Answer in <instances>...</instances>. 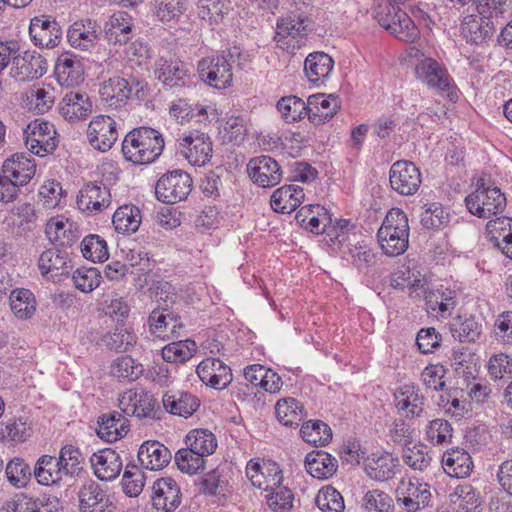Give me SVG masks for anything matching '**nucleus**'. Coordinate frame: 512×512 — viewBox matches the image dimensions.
I'll return each instance as SVG.
<instances>
[{"label":"nucleus","mask_w":512,"mask_h":512,"mask_svg":"<svg viewBox=\"0 0 512 512\" xmlns=\"http://www.w3.org/2000/svg\"><path fill=\"white\" fill-rule=\"evenodd\" d=\"M163 149L162 135L151 127L134 128L122 142L124 158L137 165L154 162L161 155Z\"/></svg>","instance_id":"nucleus-1"},{"label":"nucleus","mask_w":512,"mask_h":512,"mask_svg":"<svg viewBox=\"0 0 512 512\" xmlns=\"http://www.w3.org/2000/svg\"><path fill=\"white\" fill-rule=\"evenodd\" d=\"M378 243L387 256L402 255L408 248V217L399 208H392L386 214L377 232Z\"/></svg>","instance_id":"nucleus-2"},{"label":"nucleus","mask_w":512,"mask_h":512,"mask_svg":"<svg viewBox=\"0 0 512 512\" xmlns=\"http://www.w3.org/2000/svg\"><path fill=\"white\" fill-rule=\"evenodd\" d=\"M240 56L237 48L229 49L227 53L211 55L199 60L197 71L200 79L215 89H225L231 86L233 73L230 60Z\"/></svg>","instance_id":"nucleus-3"},{"label":"nucleus","mask_w":512,"mask_h":512,"mask_svg":"<svg viewBox=\"0 0 512 512\" xmlns=\"http://www.w3.org/2000/svg\"><path fill=\"white\" fill-rule=\"evenodd\" d=\"M465 204L471 214L487 219L505 209L506 197L498 187H485L484 180L480 179L476 190L466 196Z\"/></svg>","instance_id":"nucleus-4"},{"label":"nucleus","mask_w":512,"mask_h":512,"mask_svg":"<svg viewBox=\"0 0 512 512\" xmlns=\"http://www.w3.org/2000/svg\"><path fill=\"white\" fill-rule=\"evenodd\" d=\"M192 187L191 176L181 169H175L167 171L157 180L155 196L160 202L174 204L185 200L191 193Z\"/></svg>","instance_id":"nucleus-5"},{"label":"nucleus","mask_w":512,"mask_h":512,"mask_svg":"<svg viewBox=\"0 0 512 512\" xmlns=\"http://www.w3.org/2000/svg\"><path fill=\"white\" fill-rule=\"evenodd\" d=\"M26 148L34 155L45 157L58 146L54 125L42 119L31 121L23 131Z\"/></svg>","instance_id":"nucleus-6"},{"label":"nucleus","mask_w":512,"mask_h":512,"mask_svg":"<svg viewBox=\"0 0 512 512\" xmlns=\"http://www.w3.org/2000/svg\"><path fill=\"white\" fill-rule=\"evenodd\" d=\"M119 408L128 416L139 419H160L161 407L157 398L145 389H129L120 395Z\"/></svg>","instance_id":"nucleus-7"},{"label":"nucleus","mask_w":512,"mask_h":512,"mask_svg":"<svg viewBox=\"0 0 512 512\" xmlns=\"http://www.w3.org/2000/svg\"><path fill=\"white\" fill-rule=\"evenodd\" d=\"M396 502L407 512H416L429 505L431 499L430 486L416 477H405L400 480L395 490Z\"/></svg>","instance_id":"nucleus-8"},{"label":"nucleus","mask_w":512,"mask_h":512,"mask_svg":"<svg viewBox=\"0 0 512 512\" xmlns=\"http://www.w3.org/2000/svg\"><path fill=\"white\" fill-rule=\"evenodd\" d=\"M307 25L305 20L296 15H288L277 21L274 40L277 47L287 52L300 49L305 43Z\"/></svg>","instance_id":"nucleus-9"},{"label":"nucleus","mask_w":512,"mask_h":512,"mask_svg":"<svg viewBox=\"0 0 512 512\" xmlns=\"http://www.w3.org/2000/svg\"><path fill=\"white\" fill-rule=\"evenodd\" d=\"M496 33L493 20L478 14H467L460 22V36L474 47L488 46Z\"/></svg>","instance_id":"nucleus-10"},{"label":"nucleus","mask_w":512,"mask_h":512,"mask_svg":"<svg viewBox=\"0 0 512 512\" xmlns=\"http://www.w3.org/2000/svg\"><path fill=\"white\" fill-rule=\"evenodd\" d=\"M389 182L391 188L398 194L414 195L422 183L421 172L413 162L398 160L390 167Z\"/></svg>","instance_id":"nucleus-11"},{"label":"nucleus","mask_w":512,"mask_h":512,"mask_svg":"<svg viewBox=\"0 0 512 512\" xmlns=\"http://www.w3.org/2000/svg\"><path fill=\"white\" fill-rule=\"evenodd\" d=\"M154 76L164 87L170 89H179L192 85L190 70L180 60L160 57L154 63Z\"/></svg>","instance_id":"nucleus-12"},{"label":"nucleus","mask_w":512,"mask_h":512,"mask_svg":"<svg viewBox=\"0 0 512 512\" xmlns=\"http://www.w3.org/2000/svg\"><path fill=\"white\" fill-rule=\"evenodd\" d=\"M246 475L254 487L269 491L283 483V471L272 460L251 459L246 465Z\"/></svg>","instance_id":"nucleus-13"},{"label":"nucleus","mask_w":512,"mask_h":512,"mask_svg":"<svg viewBox=\"0 0 512 512\" xmlns=\"http://www.w3.org/2000/svg\"><path fill=\"white\" fill-rule=\"evenodd\" d=\"M60 24L50 15H39L31 19L29 35L34 45L40 48L52 49L56 47L62 38Z\"/></svg>","instance_id":"nucleus-14"},{"label":"nucleus","mask_w":512,"mask_h":512,"mask_svg":"<svg viewBox=\"0 0 512 512\" xmlns=\"http://www.w3.org/2000/svg\"><path fill=\"white\" fill-rule=\"evenodd\" d=\"M80 512H114L110 495L94 480L86 481L78 491Z\"/></svg>","instance_id":"nucleus-15"},{"label":"nucleus","mask_w":512,"mask_h":512,"mask_svg":"<svg viewBox=\"0 0 512 512\" xmlns=\"http://www.w3.org/2000/svg\"><path fill=\"white\" fill-rule=\"evenodd\" d=\"M87 138L94 149L110 150L118 138L115 120L108 115L94 117L88 125Z\"/></svg>","instance_id":"nucleus-16"},{"label":"nucleus","mask_w":512,"mask_h":512,"mask_svg":"<svg viewBox=\"0 0 512 512\" xmlns=\"http://www.w3.org/2000/svg\"><path fill=\"white\" fill-rule=\"evenodd\" d=\"M147 324L151 335L163 340L178 337V330L183 328L180 315L168 308L167 305L154 309L149 314Z\"/></svg>","instance_id":"nucleus-17"},{"label":"nucleus","mask_w":512,"mask_h":512,"mask_svg":"<svg viewBox=\"0 0 512 512\" xmlns=\"http://www.w3.org/2000/svg\"><path fill=\"white\" fill-rule=\"evenodd\" d=\"M247 171L251 180L260 187L276 186L282 179V170L276 160L267 155L250 159Z\"/></svg>","instance_id":"nucleus-18"},{"label":"nucleus","mask_w":512,"mask_h":512,"mask_svg":"<svg viewBox=\"0 0 512 512\" xmlns=\"http://www.w3.org/2000/svg\"><path fill=\"white\" fill-rule=\"evenodd\" d=\"M111 204L110 189L97 182L82 187L77 196V206L82 212L91 215L108 208Z\"/></svg>","instance_id":"nucleus-19"},{"label":"nucleus","mask_w":512,"mask_h":512,"mask_svg":"<svg viewBox=\"0 0 512 512\" xmlns=\"http://www.w3.org/2000/svg\"><path fill=\"white\" fill-rule=\"evenodd\" d=\"M196 372L203 383L218 390L226 388L233 379L231 368L218 358L204 359Z\"/></svg>","instance_id":"nucleus-20"},{"label":"nucleus","mask_w":512,"mask_h":512,"mask_svg":"<svg viewBox=\"0 0 512 512\" xmlns=\"http://www.w3.org/2000/svg\"><path fill=\"white\" fill-rule=\"evenodd\" d=\"M180 147L189 163L194 166L205 165L212 156V142L203 132L190 133L182 139Z\"/></svg>","instance_id":"nucleus-21"},{"label":"nucleus","mask_w":512,"mask_h":512,"mask_svg":"<svg viewBox=\"0 0 512 512\" xmlns=\"http://www.w3.org/2000/svg\"><path fill=\"white\" fill-rule=\"evenodd\" d=\"M14 74L20 81H28L42 77L47 71L46 59L36 51H25L13 56Z\"/></svg>","instance_id":"nucleus-22"},{"label":"nucleus","mask_w":512,"mask_h":512,"mask_svg":"<svg viewBox=\"0 0 512 512\" xmlns=\"http://www.w3.org/2000/svg\"><path fill=\"white\" fill-rule=\"evenodd\" d=\"M162 404L171 415L189 418L198 410L200 400L188 391L168 390L162 396Z\"/></svg>","instance_id":"nucleus-23"},{"label":"nucleus","mask_w":512,"mask_h":512,"mask_svg":"<svg viewBox=\"0 0 512 512\" xmlns=\"http://www.w3.org/2000/svg\"><path fill=\"white\" fill-rule=\"evenodd\" d=\"M153 507L166 512L174 511L181 503V492L171 477L156 480L153 484Z\"/></svg>","instance_id":"nucleus-24"},{"label":"nucleus","mask_w":512,"mask_h":512,"mask_svg":"<svg viewBox=\"0 0 512 512\" xmlns=\"http://www.w3.org/2000/svg\"><path fill=\"white\" fill-rule=\"evenodd\" d=\"M54 74L62 86L73 87L84 80V68L80 59L70 53H62L56 60Z\"/></svg>","instance_id":"nucleus-25"},{"label":"nucleus","mask_w":512,"mask_h":512,"mask_svg":"<svg viewBox=\"0 0 512 512\" xmlns=\"http://www.w3.org/2000/svg\"><path fill=\"white\" fill-rule=\"evenodd\" d=\"M308 119L314 125L331 120L340 109V101L334 94H314L307 101Z\"/></svg>","instance_id":"nucleus-26"},{"label":"nucleus","mask_w":512,"mask_h":512,"mask_svg":"<svg viewBox=\"0 0 512 512\" xmlns=\"http://www.w3.org/2000/svg\"><path fill=\"white\" fill-rule=\"evenodd\" d=\"M92 108L88 94L80 91L67 92L59 103L60 114L69 122L86 119Z\"/></svg>","instance_id":"nucleus-27"},{"label":"nucleus","mask_w":512,"mask_h":512,"mask_svg":"<svg viewBox=\"0 0 512 512\" xmlns=\"http://www.w3.org/2000/svg\"><path fill=\"white\" fill-rule=\"evenodd\" d=\"M90 462L96 477L105 481L115 479L120 474L123 466L120 455L111 448L93 453Z\"/></svg>","instance_id":"nucleus-28"},{"label":"nucleus","mask_w":512,"mask_h":512,"mask_svg":"<svg viewBox=\"0 0 512 512\" xmlns=\"http://www.w3.org/2000/svg\"><path fill=\"white\" fill-rule=\"evenodd\" d=\"M100 26L96 21L85 19L74 22L67 31L70 45L81 50H88L97 44Z\"/></svg>","instance_id":"nucleus-29"},{"label":"nucleus","mask_w":512,"mask_h":512,"mask_svg":"<svg viewBox=\"0 0 512 512\" xmlns=\"http://www.w3.org/2000/svg\"><path fill=\"white\" fill-rule=\"evenodd\" d=\"M417 77L428 87L437 91H448L451 86V78L445 68L436 60L425 58L416 66Z\"/></svg>","instance_id":"nucleus-30"},{"label":"nucleus","mask_w":512,"mask_h":512,"mask_svg":"<svg viewBox=\"0 0 512 512\" xmlns=\"http://www.w3.org/2000/svg\"><path fill=\"white\" fill-rule=\"evenodd\" d=\"M133 28V18L125 11H117L105 24V38L109 43L127 44L133 37Z\"/></svg>","instance_id":"nucleus-31"},{"label":"nucleus","mask_w":512,"mask_h":512,"mask_svg":"<svg viewBox=\"0 0 512 512\" xmlns=\"http://www.w3.org/2000/svg\"><path fill=\"white\" fill-rule=\"evenodd\" d=\"M399 461L392 454L384 452L373 453L365 459L364 469L367 475L376 481H387L397 472Z\"/></svg>","instance_id":"nucleus-32"},{"label":"nucleus","mask_w":512,"mask_h":512,"mask_svg":"<svg viewBox=\"0 0 512 512\" xmlns=\"http://www.w3.org/2000/svg\"><path fill=\"white\" fill-rule=\"evenodd\" d=\"M122 413V411H112L99 417L96 432L101 439L115 442L128 433L129 420Z\"/></svg>","instance_id":"nucleus-33"},{"label":"nucleus","mask_w":512,"mask_h":512,"mask_svg":"<svg viewBox=\"0 0 512 512\" xmlns=\"http://www.w3.org/2000/svg\"><path fill=\"white\" fill-rule=\"evenodd\" d=\"M67 251L59 248H50L43 251L38 259V268L43 276H64L72 268Z\"/></svg>","instance_id":"nucleus-34"},{"label":"nucleus","mask_w":512,"mask_h":512,"mask_svg":"<svg viewBox=\"0 0 512 512\" xmlns=\"http://www.w3.org/2000/svg\"><path fill=\"white\" fill-rule=\"evenodd\" d=\"M35 171V160L25 153L12 155L2 165V172L9 175L21 186L26 185L34 177Z\"/></svg>","instance_id":"nucleus-35"},{"label":"nucleus","mask_w":512,"mask_h":512,"mask_svg":"<svg viewBox=\"0 0 512 512\" xmlns=\"http://www.w3.org/2000/svg\"><path fill=\"white\" fill-rule=\"evenodd\" d=\"M138 460L143 468L156 471L161 470L171 460L169 449L158 441L144 442L138 451Z\"/></svg>","instance_id":"nucleus-36"},{"label":"nucleus","mask_w":512,"mask_h":512,"mask_svg":"<svg viewBox=\"0 0 512 512\" xmlns=\"http://www.w3.org/2000/svg\"><path fill=\"white\" fill-rule=\"evenodd\" d=\"M395 406L399 412L406 411V416L420 417L424 411L425 397L418 387L405 384L395 394Z\"/></svg>","instance_id":"nucleus-37"},{"label":"nucleus","mask_w":512,"mask_h":512,"mask_svg":"<svg viewBox=\"0 0 512 512\" xmlns=\"http://www.w3.org/2000/svg\"><path fill=\"white\" fill-rule=\"evenodd\" d=\"M444 471L451 477H468L473 469L470 454L463 448L455 447L447 450L442 456Z\"/></svg>","instance_id":"nucleus-38"},{"label":"nucleus","mask_w":512,"mask_h":512,"mask_svg":"<svg viewBox=\"0 0 512 512\" xmlns=\"http://www.w3.org/2000/svg\"><path fill=\"white\" fill-rule=\"evenodd\" d=\"M303 188L298 185H284L276 189L270 200L271 208L278 213L289 214L304 200Z\"/></svg>","instance_id":"nucleus-39"},{"label":"nucleus","mask_w":512,"mask_h":512,"mask_svg":"<svg viewBox=\"0 0 512 512\" xmlns=\"http://www.w3.org/2000/svg\"><path fill=\"white\" fill-rule=\"evenodd\" d=\"M305 467L312 477L328 479L337 471L338 461L331 454L323 450H317L306 455Z\"/></svg>","instance_id":"nucleus-40"},{"label":"nucleus","mask_w":512,"mask_h":512,"mask_svg":"<svg viewBox=\"0 0 512 512\" xmlns=\"http://www.w3.org/2000/svg\"><path fill=\"white\" fill-rule=\"evenodd\" d=\"M45 234L52 243L60 247H71L79 237L72 222L58 218H51L47 222Z\"/></svg>","instance_id":"nucleus-41"},{"label":"nucleus","mask_w":512,"mask_h":512,"mask_svg":"<svg viewBox=\"0 0 512 512\" xmlns=\"http://www.w3.org/2000/svg\"><path fill=\"white\" fill-rule=\"evenodd\" d=\"M141 222V210L133 204H124L118 207L112 217L115 230L124 235L135 233L139 229Z\"/></svg>","instance_id":"nucleus-42"},{"label":"nucleus","mask_w":512,"mask_h":512,"mask_svg":"<svg viewBox=\"0 0 512 512\" xmlns=\"http://www.w3.org/2000/svg\"><path fill=\"white\" fill-rule=\"evenodd\" d=\"M64 472L58 459L50 455H42L38 458L33 469V476L40 485L50 486L58 484L63 478Z\"/></svg>","instance_id":"nucleus-43"},{"label":"nucleus","mask_w":512,"mask_h":512,"mask_svg":"<svg viewBox=\"0 0 512 512\" xmlns=\"http://www.w3.org/2000/svg\"><path fill=\"white\" fill-rule=\"evenodd\" d=\"M169 113L179 124L188 123L193 119L198 123H206L208 121V113L205 106H193L184 98L173 101L170 105Z\"/></svg>","instance_id":"nucleus-44"},{"label":"nucleus","mask_w":512,"mask_h":512,"mask_svg":"<svg viewBox=\"0 0 512 512\" xmlns=\"http://www.w3.org/2000/svg\"><path fill=\"white\" fill-rule=\"evenodd\" d=\"M482 330V323L475 316H458L450 323L452 336L462 343L477 341L482 335Z\"/></svg>","instance_id":"nucleus-45"},{"label":"nucleus","mask_w":512,"mask_h":512,"mask_svg":"<svg viewBox=\"0 0 512 512\" xmlns=\"http://www.w3.org/2000/svg\"><path fill=\"white\" fill-rule=\"evenodd\" d=\"M275 414L282 425L297 427L304 419V407L297 399L286 397L276 402Z\"/></svg>","instance_id":"nucleus-46"},{"label":"nucleus","mask_w":512,"mask_h":512,"mask_svg":"<svg viewBox=\"0 0 512 512\" xmlns=\"http://www.w3.org/2000/svg\"><path fill=\"white\" fill-rule=\"evenodd\" d=\"M334 66L333 59L324 52L309 54L304 62V71L309 81L318 83L326 78Z\"/></svg>","instance_id":"nucleus-47"},{"label":"nucleus","mask_w":512,"mask_h":512,"mask_svg":"<svg viewBox=\"0 0 512 512\" xmlns=\"http://www.w3.org/2000/svg\"><path fill=\"white\" fill-rule=\"evenodd\" d=\"M125 78L114 76L106 80L100 87L99 93L102 100L110 106L118 107L125 104L130 98V90Z\"/></svg>","instance_id":"nucleus-48"},{"label":"nucleus","mask_w":512,"mask_h":512,"mask_svg":"<svg viewBox=\"0 0 512 512\" xmlns=\"http://www.w3.org/2000/svg\"><path fill=\"white\" fill-rule=\"evenodd\" d=\"M9 300L12 312L19 319L30 318L36 310V298L29 289L16 288L12 290Z\"/></svg>","instance_id":"nucleus-49"},{"label":"nucleus","mask_w":512,"mask_h":512,"mask_svg":"<svg viewBox=\"0 0 512 512\" xmlns=\"http://www.w3.org/2000/svg\"><path fill=\"white\" fill-rule=\"evenodd\" d=\"M185 443L187 447L195 450L197 455L205 458L213 454L217 448L215 435L207 429L191 430L185 438Z\"/></svg>","instance_id":"nucleus-50"},{"label":"nucleus","mask_w":512,"mask_h":512,"mask_svg":"<svg viewBox=\"0 0 512 512\" xmlns=\"http://www.w3.org/2000/svg\"><path fill=\"white\" fill-rule=\"evenodd\" d=\"M137 336L124 325H117L113 332L106 333L102 338V344L117 352H126L136 344Z\"/></svg>","instance_id":"nucleus-51"},{"label":"nucleus","mask_w":512,"mask_h":512,"mask_svg":"<svg viewBox=\"0 0 512 512\" xmlns=\"http://www.w3.org/2000/svg\"><path fill=\"white\" fill-rule=\"evenodd\" d=\"M143 373V365L128 355L118 357L111 364V374L120 381H135Z\"/></svg>","instance_id":"nucleus-52"},{"label":"nucleus","mask_w":512,"mask_h":512,"mask_svg":"<svg viewBox=\"0 0 512 512\" xmlns=\"http://www.w3.org/2000/svg\"><path fill=\"white\" fill-rule=\"evenodd\" d=\"M486 235L493 247L503 249V244L512 235V218L501 216L490 220L486 225Z\"/></svg>","instance_id":"nucleus-53"},{"label":"nucleus","mask_w":512,"mask_h":512,"mask_svg":"<svg viewBox=\"0 0 512 512\" xmlns=\"http://www.w3.org/2000/svg\"><path fill=\"white\" fill-rule=\"evenodd\" d=\"M303 440L315 446H324L332 438L331 428L321 420L308 421L300 429Z\"/></svg>","instance_id":"nucleus-54"},{"label":"nucleus","mask_w":512,"mask_h":512,"mask_svg":"<svg viewBox=\"0 0 512 512\" xmlns=\"http://www.w3.org/2000/svg\"><path fill=\"white\" fill-rule=\"evenodd\" d=\"M277 110L287 123L308 117L307 103L297 96H285L277 102Z\"/></svg>","instance_id":"nucleus-55"},{"label":"nucleus","mask_w":512,"mask_h":512,"mask_svg":"<svg viewBox=\"0 0 512 512\" xmlns=\"http://www.w3.org/2000/svg\"><path fill=\"white\" fill-rule=\"evenodd\" d=\"M57 459L65 476L79 475L83 470L84 457L79 448L73 445L63 446Z\"/></svg>","instance_id":"nucleus-56"},{"label":"nucleus","mask_w":512,"mask_h":512,"mask_svg":"<svg viewBox=\"0 0 512 512\" xmlns=\"http://www.w3.org/2000/svg\"><path fill=\"white\" fill-rule=\"evenodd\" d=\"M196 350V343L193 340L172 342L162 349V358L170 363H183L192 358Z\"/></svg>","instance_id":"nucleus-57"},{"label":"nucleus","mask_w":512,"mask_h":512,"mask_svg":"<svg viewBox=\"0 0 512 512\" xmlns=\"http://www.w3.org/2000/svg\"><path fill=\"white\" fill-rule=\"evenodd\" d=\"M198 16L210 25L220 23L229 11L225 0H198Z\"/></svg>","instance_id":"nucleus-58"},{"label":"nucleus","mask_w":512,"mask_h":512,"mask_svg":"<svg viewBox=\"0 0 512 512\" xmlns=\"http://www.w3.org/2000/svg\"><path fill=\"white\" fill-rule=\"evenodd\" d=\"M315 503L323 512H343L345 509L343 496L331 485L322 487L318 491Z\"/></svg>","instance_id":"nucleus-59"},{"label":"nucleus","mask_w":512,"mask_h":512,"mask_svg":"<svg viewBox=\"0 0 512 512\" xmlns=\"http://www.w3.org/2000/svg\"><path fill=\"white\" fill-rule=\"evenodd\" d=\"M81 252L84 258L92 262H103L109 257L106 241L96 234H90L82 240Z\"/></svg>","instance_id":"nucleus-60"},{"label":"nucleus","mask_w":512,"mask_h":512,"mask_svg":"<svg viewBox=\"0 0 512 512\" xmlns=\"http://www.w3.org/2000/svg\"><path fill=\"white\" fill-rule=\"evenodd\" d=\"M5 473L8 482L17 488L25 487L33 475L30 466L24 459L18 457L7 463Z\"/></svg>","instance_id":"nucleus-61"},{"label":"nucleus","mask_w":512,"mask_h":512,"mask_svg":"<svg viewBox=\"0 0 512 512\" xmlns=\"http://www.w3.org/2000/svg\"><path fill=\"white\" fill-rule=\"evenodd\" d=\"M20 494L27 509L24 512H61L62 510L60 501L56 496L43 494L38 497H30L24 493Z\"/></svg>","instance_id":"nucleus-62"},{"label":"nucleus","mask_w":512,"mask_h":512,"mask_svg":"<svg viewBox=\"0 0 512 512\" xmlns=\"http://www.w3.org/2000/svg\"><path fill=\"white\" fill-rule=\"evenodd\" d=\"M492 338L501 345H512V311L507 310L498 314L494 320Z\"/></svg>","instance_id":"nucleus-63"},{"label":"nucleus","mask_w":512,"mask_h":512,"mask_svg":"<svg viewBox=\"0 0 512 512\" xmlns=\"http://www.w3.org/2000/svg\"><path fill=\"white\" fill-rule=\"evenodd\" d=\"M363 505L367 512L394 511V502L392 497L379 489L366 492L363 497Z\"/></svg>","instance_id":"nucleus-64"}]
</instances>
